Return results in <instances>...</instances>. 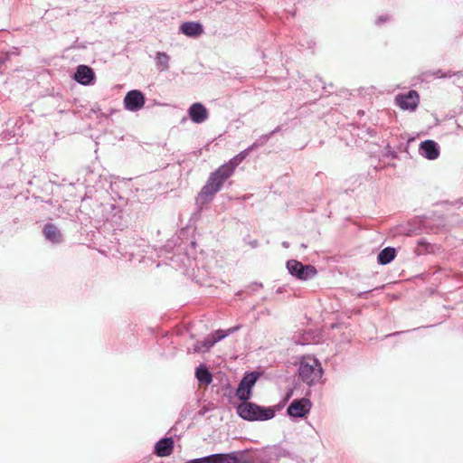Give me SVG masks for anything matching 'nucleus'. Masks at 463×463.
I'll return each instance as SVG.
<instances>
[{"label":"nucleus","instance_id":"f257e3e1","mask_svg":"<svg viewBox=\"0 0 463 463\" xmlns=\"http://www.w3.org/2000/svg\"><path fill=\"white\" fill-rule=\"evenodd\" d=\"M232 175L233 173L223 164L214 172L211 173L195 199L196 204L201 208L203 205L212 202L214 195Z\"/></svg>","mask_w":463,"mask_h":463},{"label":"nucleus","instance_id":"f03ea898","mask_svg":"<svg viewBox=\"0 0 463 463\" xmlns=\"http://www.w3.org/2000/svg\"><path fill=\"white\" fill-rule=\"evenodd\" d=\"M298 375L309 386L318 383L323 375L320 362L314 356L302 357L299 363Z\"/></svg>","mask_w":463,"mask_h":463},{"label":"nucleus","instance_id":"7ed1b4c3","mask_svg":"<svg viewBox=\"0 0 463 463\" xmlns=\"http://www.w3.org/2000/svg\"><path fill=\"white\" fill-rule=\"evenodd\" d=\"M239 416L247 420H266L274 417L271 407H236Z\"/></svg>","mask_w":463,"mask_h":463},{"label":"nucleus","instance_id":"20e7f679","mask_svg":"<svg viewBox=\"0 0 463 463\" xmlns=\"http://www.w3.org/2000/svg\"><path fill=\"white\" fill-rule=\"evenodd\" d=\"M287 269L290 275L303 281L313 279L317 273L316 267L313 265H304L297 260H288Z\"/></svg>","mask_w":463,"mask_h":463},{"label":"nucleus","instance_id":"39448f33","mask_svg":"<svg viewBox=\"0 0 463 463\" xmlns=\"http://www.w3.org/2000/svg\"><path fill=\"white\" fill-rule=\"evenodd\" d=\"M259 377V373H247L242 380L241 381L239 387L236 391V394L240 401L242 402L240 405H256L252 402H247L250 396V390L252 386L255 384L257 379Z\"/></svg>","mask_w":463,"mask_h":463},{"label":"nucleus","instance_id":"423d86ee","mask_svg":"<svg viewBox=\"0 0 463 463\" xmlns=\"http://www.w3.org/2000/svg\"><path fill=\"white\" fill-rule=\"evenodd\" d=\"M123 102L127 110L136 112L145 106L146 98L140 90H133L126 94Z\"/></svg>","mask_w":463,"mask_h":463},{"label":"nucleus","instance_id":"0eeeda50","mask_svg":"<svg viewBox=\"0 0 463 463\" xmlns=\"http://www.w3.org/2000/svg\"><path fill=\"white\" fill-rule=\"evenodd\" d=\"M396 104L403 110H415L420 102V96L416 90H410L405 94H398L395 97Z\"/></svg>","mask_w":463,"mask_h":463},{"label":"nucleus","instance_id":"6e6552de","mask_svg":"<svg viewBox=\"0 0 463 463\" xmlns=\"http://www.w3.org/2000/svg\"><path fill=\"white\" fill-rule=\"evenodd\" d=\"M188 115L191 120L195 124H201L208 118V111L206 108L199 102L191 105L188 109Z\"/></svg>","mask_w":463,"mask_h":463},{"label":"nucleus","instance_id":"1a4fd4ad","mask_svg":"<svg viewBox=\"0 0 463 463\" xmlns=\"http://www.w3.org/2000/svg\"><path fill=\"white\" fill-rule=\"evenodd\" d=\"M420 154L429 160H434L439 156V147L433 140H425L420 145Z\"/></svg>","mask_w":463,"mask_h":463},{"label":"nucleus","instance_id":"9d476101","mask_svg":"<svg viewBox=\"0 0 463 463\" xmlns=\"http://www.w3.org/2000/svg\"><path fill=\"white\" fill-rule=\"evenodd\" d=\"M238 326H234L230 328L227 332H224L222 330H217L212 335H208L203 341H202V346L203 347L204 351H208L217 342L222 340L231 333L235 332L236 330H238Z\"/></svg>","mask_w":463,"mask_h":463},{"label":"nucleus","instance_id":"9b49d317","mask_svg":"<svg viewBox=\"0 0 463 463\" xmlns=\"http://www.w3.org/2000/svg\"><path fill=\"white\" fill-rule=\"evenodd\" d=\"M95 74L91 68L87 65H80L74 74V79L81 85H90L94 80Z\"/></svg>","mask_w":463,"mask_h":463},{"label":"nucleus","instance_id":"f8f14e48","mask_svg":"<svg viewBox=\"0 0 463 463\" xmlns=\"http://www.w3.org/2000/svg\"><path fill=\"white\" fill-rule=\"evenodd\" d=\"M180 32L189 37H198L203 33V28L198 22H184L180 26Z\"/></svg>","mask_w":463,"mask_h":463},{"label":"nucleus","instance_id":"ddd939ff","mask_svg":"<svg viewBox=\"0 0 463 463\" xmlns=\"http://www.w3.org/2000/svg\"><path fill=\"white\" fill-rule=\"evenodd\" d=\"M174 448V440L171 438L162 439L155 445V451L158 457L169 456Z\"/></svg>","mask_w":463,"mask_h":463},{"label":"nucleus","instance_id":"4468645a","mask_svg":"<svg viewBox=\"0 0 463 463\" xmlns=\"http://www.w3.org/2000/svg\"><path fill=\"white\" fill-rule=\"evenodd\" d=\"M45 238L52 243H59L62 241V235L60 230L52 223H47L43 227Z\"/></svg>","mask_w":463,"mask_h":463},{"label":"nucleus","instance_id":"2eb2a0df","mask_svg":"<svg viewBox=\"0 0 463 463\" xmlns=\"http://www.w3.org/2000/svg\"><path fill=\"white\" fill-rule=\"evenodd\" d=\"M395 256V249L392 247H386L379 252L377 261L381 265H387L394 260Z\"/></svg>","mask_w":463,"mask_h":463},{"label":"nucleus","instance_id":"dca6fc26","mask_svg":"<svg viewBox=\"0 0 463 463\" xmlns=\"http://www.w3.org/2000/svg\"><path fill=\"white\" fill-rule=\"evenodd\" d=\"M250 151L252 150L249 146L223 165L234 174L236 167L247 157Z\"/></svg>","mask_w":463,"mask_h":463},{"label":"nucleus","instance_id":"f3484780","mask_svg":"<svg viewBox=\"0 0 463 463\" xmlns=\"http://www.w3.org/2000/svg\"><path fill=\"white\" fill-rule=\"evenodd\" d=\"M195 376L199 383L203 384H210L213 381L211 373L204 365H200L196 368Z\"/></svg>","mask_w":463,"mask_h":463},{"label":"nucleus","instance_id":"a211bd4d","mask_svg":"<svg viewBox=\"0 0 463 463\" xmlns=\"http://www.w3.org/2000/svg\"><path fill=\"white\" fill-rule=\"evenodd\" d=\"M213 463H239V460L232 454H213L211 455Z\"/></svg>","mask_w":463,"mask_h":463},{"label":"nucleus","instance_id":"6ab92c4d","mask_svg":"<svg viewBox=\"0 0 463 463\" xmlns=\"http://www.w3.org/2000/svg\"><path fill=\"white\" fill-rule=\"evenodd\" d=\"M287 412L293 419L303 418L309 412V410L307 407H288Z\"/></svg>","mask_w":463,"mask_h":463},{"label":"nucleus","instance_id":"aec40b11","mask_svg":"<svg viewBox=\"0 0 463 463\" xmlns=\"http://www.w3.org/2000/svg\"><path fill=\"white\" fill-rule=\"evenodd\" d=\"M271 137H272V133H268L266 135H262L251 146H250V149L254 150V149L265 145Z\"/></svg>","mask_w":463,"mask_h":463},{"label":"nucleus","instance_id":"412c9836","mask_svg":"<svg viewBox=\"0 0 463 463\" xmlns=\"http://www.w3.org/2000/svg\"><path fill=\"white\" fill-rule=\"evenodd\" d=\"M169 56L165 52H158L156 54V62L163 66L162 70L168 69Z\"/></svg>","mask_w":463,"mask_h":463},{"label":"nucleus","instance_id":"4be33fe9","mask_svg":"<svg viewBox=\"0 0 463 463\" xmlns=\"http://www.w3.org/2000/svg\"><path fill=\"white\" fill-rule=\"evenodd\" d=\"M289 405H311V402L308 398H296L294 399Z\"/></svg>","mask_w":463,"mask_h":463},{"label":"nucleus","instance_id":"5701e85b","mask_svg":"<svg viewBox=\"0 0 463 463\" xmlns=\"http://www.w3.org/2000/svg\"><path fill=\"white\" fill-rule=\"evenodd\" d=\"M192 351L194 353L205 352L203 347L202 346V342H197L193 345Z\"/></svg>","mask_w":463,"mask_h":463},{"label":"nucleus","instance_id":"b1692460","mask_svg":"<svg viewBox=\"0 0 463 463\" xmlns=\"http://www.w3.org/2000/svg\"><path fill=\"white\" fill-rule=\"evenodd\" d=\"M294 394V390H288L285 395V397L283 398L282 400V405H285L288 401L289 399L293 396Z\"/></svg>","mask_w":463,"mask_h":463},{"label":"nucleus","instance_id":"393cba45","mask_svg":"<svg viewBox=\"0 0 463 463\" xmlns=\"http://www.w3.org/2000/svg\"><path fill=\"white\" fill-rule=\"evenodd\" d=\"M389 19H390L389 15L379 16L376 20V24H381Z\"/></svg>","mask_w":463,"mask_h":463},{"label":"nucleus","instance_id":"a878e982","mask_svg":"<svg viewBox=\"0 0 463 463\" xmlns=\"http://www.w3.org/2000/svg\"><path fill=\"white\" fill-rule=\"evenodd\" d=\"M433 75H434L436 78H442V77H445V76H446L445 74H443V73L441 72V71H440V70H439V71H435V72L433 73Z\"/></svg>","mask_w":463,"mask_h":463},{"label":"nucleus","instance_id":"bb28decb","mask_svg":"<svg viewBox=\"0 0 463 463\" xmlns=\"http://www.w3.org/2000/svg\"><path fill=\"white\" fill-rule=\"evenodd\" d=\"M250 244L252 248H256L258 246V241L254 240L250 241Z\"/></svg>","mask_w":463,"mask_h":463},{"label":"nucleus","instance_id":"cd10ccee","mask_svg":"<svg viewBox=\"0 0 463 463\" xmlns=\"http://www.w3.org/2000/svg\"><path fill=\"white\" fill-rule=\"evenodd\" d=\"M279 129H280V128H279V127H277V128H276L274 130H272L270 133H272V136H273L275 133L279 132Z\"/></svg>","mask_w":463,"mask_h":463},{"label":"nucleus","instance_id":"c85d7f7f","mask_svg":"<svg viewBox=\"0 0 463 463\" xmlns=\"http://www.w3.org/2000/svg\"><path fill=\"white\" fill-rule=\"evenodd\" d=\"M3 63V60L0 59V65Z\"/></svg>","mask_w":463,"mask_h":463}]
</instances>
